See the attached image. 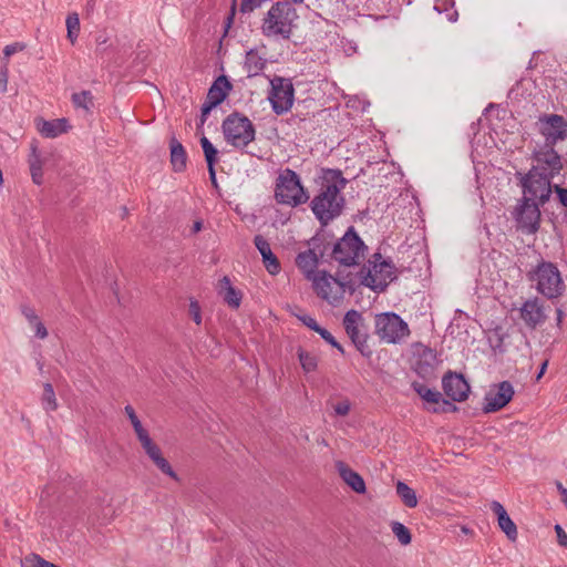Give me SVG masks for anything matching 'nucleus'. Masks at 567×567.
<instances>
[{
	"label": "nucleus",
	"instance_id": "nucleus-1",
	"mask_svg": "<svg viewBox=\"0 0 567 567\" xmlns=\"http://www.w3.org/2000/svg\"><path fill=\"white\" fill-rule=\"evenodd\" d=\"M321 178L320 192L311 200L310 208L324 227L342 214L346 200L341 190L346 187L347 179L340 169L332 168L322 169Z\"/></svg>",
	"mask_w": 567,
	"mask_h": 567
},
{
	"label": "nucleus",
	"instance_id": "nucleus-2",
	"mask_svg": "<svg viewBox=\"0 0 567 567\" xmlns=\"http://www.w3.org/2000/svg\"><path fill=\"white\" fill-rule=\"evenodd\" d=\"M297 19V10L290 4V1H277L262 18L261 33L267 38L289 40Z\"/></svg>",
	"mask_w": 567,
	"mask_h": 567
},
{
	"label": "nucleus",
	"instance_id": "nucleus-3",
	"mask_svg": "<svg viewBox=\"0 0 567 567\" xmlns=\"http://www.w3.org/2000/svg\"><path fill=\"white\" fill-rule=\"evenodd\" d=\"M358 275L362 286L374 292H383L396 279V268L390 259H384L380 252H374Z\"/></svg>",
	"mask_w": 567,
	"mask_h": 567
},
{
	"label": "nucleus",
	"instance_id": "nucleus-4",
	"mask_svg": "<svg viewBox=\"0 0 567 567\" xmlns=\"http://www.w3.org/2000/svg\"><path fill=\"white\" fill-rule=\"evenodd\" d=\"M515 178L522 188V198H527L544 206L553 194L551 175H546V169L539 165L532 166L527 173L516 172Z\"/></svg>",
	"mask_w": 567,
	"mask_h": 567
},
{
	"label": "nucleus",
	"instance_id": "nucleus-5",
	"mask_svg": "<svg viewBox=\"0 0 567 567\" xmlns=\"http://www.w3.org/2000/svg\"><path fill=\"white\" fill-rule=\"evenodd\" d=\"M368 250L367 245L350 226L344 235L334 241L332 247V260L343 267L359 266Z\"/></svg>",
	"mask_w": 567,
	"mask_h": 567
},
{
	"label": "nucleus",
	"instance_id": "nucleus-6",
	"mask_svg": "<svg viewBox=\"0 0 567 567\" xmlns=\"http://www.w3.org/2000/svg\"><path fill=\"white\" fill-rule=\"evenodd\" d=\"M340 275V272H338ZM339 278L330 275L326 270L318 271V275L310 281L312 282L313 289L317 295L329 302L330 305L339 303L344 296L346 291L353 293L355 291V284L352 279Z\"/></svg>",
	"mask_w": 567,
	"mask_h": 567
},
{
	"label": "nucleus",
	"instance_id": "nucleus-7",
	"mask_svg": "<svg viewBox=\"0 0 567 567\" xmlns=\"http://www.w3.org/2000/svg\"><path fill=\"white\" fill-rule=\"evenodd\" d=\"M221 131L227 144L240 150L247 147L256 137L252 122L239 112H233L225 117Z\"/></svg>",
	"mask_w": 567,
	"mask_h": 567
},
{
	"label": "nucleus",
	"instance_id": "nucleus-8",
	"mask_svg": "<svg viewBox=\"0 0 567 567\" xmlns=\"http://www.w3.org/2000/svg\"><path fill=\"white\" fill-rule=\"evenodd\" d=\"M275 199L278 204L297 207L309 199L299 175L290 169H284L276 179Z\"/></svg>",
	"mask_w": 567,
	"mask_h": 567
},
{
	"label": "nucleus",
	"instance_id": "nucleus-9",
	"mask_svg": "<svg viewBox=\"0 0 567 567\" xmlns=\"http://www.w3.org/2000/svg\"><path fill=\"white\" fill-rule=\"evenodd\" d=\"M530 281H536V289L548 299H556L565 291L560 272L557 266L550 261H542L534 271L528 274Z\"/></svg>",
	"mask_w": 567,
	"mask_h": 567
},
{
	"label": "nucleus",
	"instance_id": "nucleus-10",
	"mask_svg": "<svg viewBox=\"0 0 567 567\" xmlns=\"http://www.w3.org/2000/svg\"><path fill=\"white\" fill-rule=\"evenodd\" d=\"M342 324L347 336L355 349L364 357L371 358L373 351L368 343L369 334L365 331L364 319L358 310L351 309L346 312Z\"/></svg>",
	"mask_w": 567,
	"mask_h": 567
},
{
	"label": "nucleus",
	"instance_id": "nucleus-11",
	"mask_svg": "<svg viewBox=\"0 0 567 567\" xmlns=\"http://www.w3.org/2000/svg\"><path fill=\"white\" fill-rule=\"evenodd\" d=\"M375 333L386 343H396L410 333L408 323L394 312L375 316Z\"/></svg>",
	"mask_w": 567,
	"mask_h": 567
},
{
	"label": "nucleus",
	"instance_id": "nucleus-12",
	"mask_svg": "<svg viewBox=\"0 0 567 567\" xmlns=\"http://www.w3.org/2000/svg\"><path fill=\"white\" fill-rule=\"evenodd\" d=\"M271 90L268 100L272 111L277 115H281L290 111L295 100V89L290 79L275 76L270 81Z\"/></svg>",
	"mask_w": 567,
	"mask_h": 567
},
{
	"label": "nucleus",
	"instance_id": "nucleus-13",
	"mask_svg": "<svg viewBox=\"0 0 567 567\" xmlns=\"http://www.w3.org/2000/svg\"><path fill=\"white\" fill-rule=\"evenodd\" d=\"M536 127L545 140V146L556 145L567 138V120L563 115L540 114Z\"/></svg>",
	"mask_w": 567,
	"mask_h": 567
},
{
	"label": "nucleus",
	"instance_id": "nucleus-14",
	"mask_svg": "<svg viewBox=\"0 0 567 567\" xmlns=\"http://www.w3.org/2000/svg\"><path fill=\"white\" fill-rule=\"evenodd\" d=\"M542 205L527 198H519L512 213L517 226L527 234L538 231L542 220Z\"/></svg>",
	"mask_w": 567,
	"mask_h": 567
},
{
	"label": "nucleus",
	"instance_id": "nucleus-15",
	"mask_svg": "<svg viewBox=\"0 0 567 567\" xmlns=\"http://www.w3.org/2000/svg\"><path fill=\"white\" fill-rule=\"evenodd\" d=\"M442 389L445 395L454 402L465 401L470 393V384L464 375L451 370L442 378Z\"/></svg>",
	"mask_w": 567,
	"mask_h": 567
},
{
	"label": "nucleus",
	"instance_id": "nucleus-16",
	"mask_svg": "<svg viewBox=\"0 0 567 567\" xmlns=\"http://www.w3.org/2000/svg\"><path fill=\"white\" fill-rule=\"evenodd\" d=\"M514 388L509 381L497 384L496 390H491L485 395L484 413L497 412L503 409L513 398Z\"/></svg>",
	"mask_w": 567,
	"mask_h": 567
},
{
	"label": "nucleus",
	"instance_id": "nucleus-17",
	"mask_svg": "<svg viewBox=\"0 0 567 567\" xmlns=\"http://www.w3.org/2000/svg\"><path fill=\"white\" fill-rule=\"evenodd\" d=\"M555 145L545 146L543 150L535 153V159L545 166H540L546 169V175L555 177L560 173L564 165L561 156L555 151Z\"/></svg>",
	"mask_w": 567,
	"mask_h": 567
},
{
	"label": "nucleus",
	"instance_id": "nucleus-18",
	"mask_svg": "<svg viewBox=\"0 0 567 567\" xmlns=\"http://www.w3.org/2000/svg\"><path fill=\"white\" fill-rule=\"evenodd\" d=\"M412 389L426 402L429 403H442V408L433 409V412H454L457 410V406L450 402L446 399L442 398V394L436 390L429 389L425 384L421 382H413Z\"/></svg>",
	"mask_w": 567,
	"mask_h": 567
},
{
	"label": "nucleus",
	"instance_id": "nucleus-19",
	"mask_svg": "<svg viewBox=\"0 0 567 567\" xmlns=\"http://www.w3.org/2000/svg\"><path fill=\"white\" fill-rule=\"evenodd\" d=\"M334 241L330 233L321 229L308 241V245L311 246V250L317 252L321 261H329L332 260V247Z\"/></svg>",
	"mask_w": 567,
	"mask_h": 567
},
{
	"label": "nucleus",
	"instance_id": "nucleus-20",
	"mask_svg": "<svg viewBox=\"0 0 567 567\" xmlns=\"http://www.w3.org/2000/svg\"><path fill=\"white\" fill-rule=\"evenodd\" d=\"M254 244L262 257V262L267 271L270 275L279 274L281 266L277 256L272 252L268 240L261 235H256Z\"/></svg>",
	"mask_w": 567,
	"mask_h": 567
},
{
	"label": "nucleus",
	"instance_id": "nucleus-21",
	"mask_svg": "<svg viewBox=\"0 0 567 567\" xmlns=\"http://www.w3.org/2000/svg\"><path fill=\"white\" fill-rule=\"evenodd\" d=\"M320 259L317 252L310 248L299 252L296 257V265L307 280H311L318 275L317 268Z\"/></svg>",
	"mask_w": 567,
	"mask_h": 567
},
{
	"label": "nucleus",
	"instance_id": "nucleus-22",
	"mask_svg": "<svg viewBox=\"0 0 567 567\" xmlns=\"http://www.w3.org/2000/svg\"><path fill=\"white\" fill-rule=\"evenodd\" d=\"M491 509L497 516L498 527L505 533L509 540L515 542L518 536L517 527L504 506L499 502L493 501L491 503Z\"/></svg>",
	"mask_w": 567,
	"mask_h": 567
},
{
	"label": "nucleus",
	"instance_id": "nucleus-23",
	"mask_svg": "<svg viewBox=\"0 0 567 567\" xmlns=\"http://www.w3.org/2000/svg\"><path fill=\"white\" fill-rule=\"evenodd\" d=\"M336 467L342 481L358 494L365 493V483L362 476L353 471L348 464L342 461L336 463Z\"/></svg>",
	"mask_w": 567,
	"mask_h": 567
},
{
	"label": "nucleus",
	"instance_id": "nucleus-24",
	"mask_svg": "<svg viewBox=\"0 0 567 567\" xmlns=\"http://www.w3.org/2000/svg\"><path fill=\"white\" fill-rule=\"evenodd\" d=\"M520 318L528 327L535 328L545 321L546 316L543 307L538 305L537 299H534L527 300L523 303L520 308Z\"/></svg>",
	"mask_w": 567,
	"mask_h": 567
},
{
	"label": "nucleus",
	"instance_id": "nucleus-25",
	"mask_svg": "<svg viewBox=\"0 0 567 567\" xmlns=\"http://www.w3.org/2000/svg\"><path fill=\"white\" fill-rule=\"evenodd\" d=\"M233 89L231 83L225 75L218 76L208 90L206 101H210L213 105H219L227 97L228 92Z\"/></svg>",
	"mask_w": 567,
	"mask_h": 567
},
{
	"label": "nucleus",
	"instance_id": "nucleus-26",
	"mask_svg": "<svg viewBox=\"0 0 567 567\" xmlns=\"http://www.w3.org/2000/svg\"><path fill=\"white\" fill-rule=\"evenodd\" d=\"M169 153L173 171L176 173L184 172L187 166V153L183 144L175 136L169 141Z\"/></svg>",
	"mask_w": 567,
	"mask_h": 567
},
{
	"label": "nucleus",
	"instance_id": "nucleus-27",
	"mask_svg": "<svg viewBox=\"0 0 567 567\" xmlns=\"http://www.w3.org/2000/svg\"><path fill=\"white\" fill-rule=\"evenodd\" d=\"M219 295L223 296L224 301L233 309L239 308L243 299V293L233 287L230 279L224 276L219 280Z\"/></svg>",
	"mask_w": 567,
	"mask_h": 567
},
{
	"label": "nucleus",
	"instance_id": "nucleus-28",
	"mask_svg": "<svg viewBox=\"0 0 567 567\" xmlns=\"http://www.w3.org/2000/svg\"><path fill=\"white\" fill-rule=\"evenodd\" d=\"M70 128L66 118H56L52 121H42V125L39 128L41 134L48 138H54L63 133H66Z\"/></svg>",
	"mask_w": 567,
	"mask_h": 567
},
{
	"label": "nucleus",
	"instance_id": "nucleus-29",
	"mask_svg": "<svg viewBox=\"0 0 567 567\" xmlns=\"http://www.w3.org/2000/svg\"><path fill=\"white\" fill-rule=\"evenodd\" d=\"M266 66V59L260 56L254 49L246 53L244 68L249 78L259 75Z\"/></svg>",
	"mask_w": 567,
	"mask_h": 567
},
{
	"label": "nucleus",
	"instance_id": "nucleus-30",
	"mask_svg": "<svg viewBox=\"0 0 567 567\" xmlns=\"http://www.w3.org/2000/svg\"><path fill=\"white\" fill-rule=\"evenodd\" d=\"M395 491L406 507L414 508L417 505L416 493L406 483L399 481L395 485Z\"/></svg>",
	"mask_w": 567,
	"mask_h": 567
},
{
	"label": "nucleus",
	"instance_id": "nucleus-31",
	"mask_svg": "<svg viewBox=\"0 0 567 567\" xmlns=\"http://www.w3.org/2000/svg\"><path fill=\"white\" fill-rule=\"evenodd\" d=\"M41 404L47 412L55 411L58 409L55 393L52 384L49 382L43 384Z\"/></svg>",
	"mask_w": 567,
	"mask_h": 567
},
{
	"label": "nucleus",
	"instance_id": "nucleus-32",
	"mask_svg": "<svg viewBox=\"0 0 567 567\" xmlns=\"http://www.w3.org/2000/svg\"><path fill=\"white\" fill-rule=\"evenodd\" d=\"M72 103L76 109H83L86 112H90L93 107V95L91 91L83 90L79 93L72 94Z\"/></svg>",
	"mask_w": 567,
	"mask_h": 567
},
{
	"label": "nucleus",
	"instance_id": "nucleus-33",
	"mask_svg": "<svg viewBox=\"0 0 567 567\" xmlns=\"http://www.w3.org/2000/svg\"><path fill=\"white\" fill-rule=\"evenodd\" d=\"M298 359H299L302 370L306 373H310V372H313L317 370V367H318V357L317 355H315L308 351H305L300 348V349H298Z\"/></svg>",
	"mask_w": 567,
	"mask_h": 567
},
{
	"label": "nucleus",
	"instance_id": "nucleus-34",
	"mask_svg": "<svg viewBox=\"0 0 567 567\" xmlns=\"http://www.w3.org/2000/svg\"><path fill=\"white\" fill-rule=\"evenodd\" d=\"M200 145H202V148L204 152V156H205L207 166L216 165V163L218 162L217 148L212 144V142L206 136H202Z\"/></svg>",
	"mask_w": 567,
	"mask_h": 567
},
{
	"label": "nucleus",
	"instance_id": "nucleus-35",
	"mask_svg": "<svg viewBox=\"0 0 567 567\" xmlns=\"http://www.w3.org/2000/svg\"><path fill=\"white\" fill-rule=\"evenodd\" d=\"M143 450L145 451L146 455L155 462L157 458H159L163 454L159 449V446L153 442L150 434L138 440Z\"/></svg>",
	"mask_w": 567,
	"mask_h": 567
},
{
	"label": "nucleus",
	"instance_id": "nucleus-36",
	"mask_svg": "<svg viewBox=\"0 0 567 567\" xmlns=\"http://www.w3.org/2000/svg\"><path fill=\"white\" fill-rule=\"evenodd\" d=\"M391 530L398 538L401 545H409L412 540V535L410 529L400 522L391 523Z\"/></svg>",
	"mask_w": 567,
	"mask_h": 567
},
{
	"label": "nucleus",
	"instance_id": "nucleus-37",
	"mask_svg": "<svg viewBox=\"0 0 567 567\" xmlns=\"http://www.w3.org/2000/svg\"><path fill=\"white\" fill-rule=\"evenodd\" d=\"M66 30H68V39L72 44L76 41L80 33V19L78 13H70L66 17Z\"/></svg>",
	"mask_w": 567,
	"mask_h": 567
},
{
	"label": "nucleus",
	"instance_id": "nucleus-38",
	"mask_svg": "<svg viewBox=\"0 0 567 567\" xmlns=\"http://www.w3.org/2000/svg\"><path fill=\"white\" fill-rule=\"evenodd\" d=\"M124 411L132 423V426L135 431L137 439L141 440L142 437L146 436L148 434V432L143 427L133 406L128 404L124 408Z\"/></svg>",
	"mask_w": 567,
	"mask_h": 567
},
{
	"label": "nucleus",
	"instance_id": "nucleus-39",
	"mask_svg": "<svg viewBox=\"0 0 567 567\" xmlns=\"http://www.w3.org/2000/svg\"><path fill=\"white\" fill-rule=\"evenodd\" d=\"M153 463L163 474L172 477L174 481H179L178 475L163 455Z\"/></svg>",
	"mask_w": 567,
	"mask_h": 567
},
{
	"label": "nucleus",
	"instance_id": "nucleus-40",
	"mask_svg": "<svg viewBox=\"0 0 567 567\" xmlns=\"http://www.w3.org/2000/svg\"><path fill=\"white\" fill-rule=\"evenodd\" d=\"M327 343L331 347L336 348L341 354H344L343 347L336 340V338L331 334L330 331L322 328L317 332Z\"/></svg>",
	"mask_w": 567,
	"mask_h": 567
},
{
	"label": "nucleus",
	"instance_id": "nucleus-41",
	"mask_svg": "<svg viewBox=\"0 0 567 567\" xmlns=\"http://www.w3.org/2000/svg\"><path fill=\"white\" fill-rule=\"evenodd\" d=\"M267 0H241L239 11L241 13H251L256 9L260 8Z\"/></svg>",
	"mask_w": 567,
	"mask_h": 567
},
{
	"label": "nucleus",
	"instance_id": "nucleus-42",
	"mask_svg": "<svg viewBox=\"0 0 567 567\" xmlns=\"http://www.w3.org/2000/svg\"><path fill=\"white\" fill-rule=\"evenodd\" d=\"M188 311L194 322L199 326L202 323V311L197 300L190 299Z\"/></svg>",
	"mask_w": 567,
	"mask_h": 567
},
{
	"label": "nucleus",
	"instance_id": "nucleus-43",
	"mask_svg": "<svg viewBox=\"0 0 567 567\" xmlns=\"http://www.w3.org/2000/svg\"><path fill=\"white\" fill-rule=\"evenodd\" d=\"M298 318L306 327H308L315 332H318L321 329V326H319L316 319L312 318L311 316L305 315L299 316Z\"/></svg>",
	"mask_w": 567,
	"mask_h": 567
},
{
	"label": "nucleus",
	"instance_id": "nucleus-44",
	"mask_svg": "<svg viewBox=\"0 0 567 567\" xmlns=\"http://www.w3.org/2000/svg\"><path fill=\"white\" fill-rule=\"evenodd\" d=\"M553 192L556 193L560 205L567 208V188H564L560 185H554Z\"/></svg>",
	"mask_w": 567,
	"mask_h": 567
},
{
	"label": "nucleus",
	"instance_id": "nucleus-45",
	"mask_svg": "<svg viewBox=\"0 0 567 567\" xmlns=\"http://www.w3.org/2000/svg\"><path fill=\"white\" fill-rule=\"evenodd\" d=\"M350 402L348 400H343L334 405V412L338 415L344 416L350 412Z\"/></svg>",
	"mask_w": 567,
	"mask_h": 567
},
{
	"label": "nucleus",
	"instance_id": "nucleus-46",
	"mask_svg": "<svg viewBox=\"0 0 567 567\" xmlns=\"http://www.w3.org/2000/svg\"><path fill=\"white\" fill-rule=\"evenodd\" d=\"M421 358L424 359L427 367L432 368L433 362L436 360V352L430 348H425L421 354Z\"/></svg>",
	"mask_w": 567,
	"mask_h": 567
},
{
	"label": "nucleus",
	"instance_id": "nucleus-47",
	"mask_svg": "<svg viewBox=\"0 0 567 567\" xmlns=\"http://www.w3.org/2000/svg\"><path fill=\"white\" fill-rule=\"evenodd\" d=\"M555 532H556V535H557V543L561 546V547H567V534L566 532L564 530V528L559 525V524H556L555 525Z\"/></svg>",
	"mask_w": 567,
	"mask_h": 567
},
{
	"label": "nucleus",
	"instance_id": "nucleus-48",
	"mask_svg": "<svg viewBox=\"0 0 567 567\" xmlns=\"http://www.w3.org/2000/svg\"><path fill=\"white\" fill-rule=\"evenodd\" d=\"M216 107V105H213L210 101H205V103L202 105L200 110V125H204V123L207 120L208 114L210 111Z\"/></svg>",
	"mask_w": 567,
	"mask_h": 567
},
{
	"label": "nucleus",
	"instance_id": "nucleus-49",
	"mask_svg": "<svg viewBox=\"0 0 567 567\" xmlns=\"http://www.w3.org/2000/svg\"><path fill=\"white\" fill-rule=\"evenodd\" d=\"M24 45L22 43L16 42L12 44H9L4 48L3 53L6 58H10L12 54L22 51Z\"/></svg>",
	"mask_w": 567,
	"mask_h": 567
},
{
	"label": "nucleus",
	"instance_id": "nucleus-50",
	"mask_svg": "<svg viewBox=\"0 0 567 567\" xmlns=\"http://www.w3.org/2000/svg\"><path fill=\"white\" fill-rule=\"evenodd\" d=\"M21 567H35V555L29 554L23 559H21Z\"/></svg>",
	"mask_w": 567,
	"mask_h": 567
},
{
	"label": "nucleus",
	"instance_id": "nucleus-51",
	"mask_svg": "<svg viewBox=\"0 0 567 567\" xmlns=\"http://www.w3.org/2000/svg\"><path fill=\"white\" fill-rule=\"evenodd\" d=\"M236 6H237V0H231L230 12H229V16L227 17V21H226V28H229L230 24L233 23L235 12H236Z\"/></svg>",
	"mask_w": 567,
	"mask_h": 567
},
{
	"label": "nucleus",
	"instance_id": "nucleus-52",
	"mask_svg": "<svg viewBox=\"0 0 567 567\" xmlns=\"http://www.w3.org/2000/svg\"><path fill=\"white\" fill-rule=\"evenodd\" d=\"M8 74L7 69L1 70L0 73V90L4 92L7 90Z\"/></svg>",
	"mask_w": 567,
	"mask_h": 567
},
{
	"label": "nucleus",
	"instance_id": "nucleus-53",
	"mask_svg": "<svg viewBox=\"0 0 567 567\" xmlns=\"http://www.w3.org/2000/svg\"><path fill=\"white\" fill-rule=\"evenodd\" d=\"M556 487L563 497V502L565 503V505L567 507V488L564 487V485L558 481L556 482Z\"/></svg>",
	"mask_w": 567,
	"mask_h": 567
},
{
	"label": "nucleus",
	"instance_id": "nucleus-54",
	"mask_svg": "<svg viewBox=\"0 0 567 567\" xmlns=\"http://www.w3.org/2000/svg\"><path fill=\"white\" fill-rule=\"evenodd\" d=\"M207 168H208L209 179H210L212 184L215 187H217V178H216L215 165H208Z\"/></svg>",
	"mask_w": 567,
	"mask_h": 567
},
{
	"label": "nucleus",
	"instance_id": "nucleus-55",
	"mask_svg": "<svg viewBox=\"0 0 567 567\" xmlns=\"http://www.w3.org/2000/svg\"><path fill=\"white\" fill-rule=\"evenodd\" d=\"M48 336V330L43 323L38 322V338L44 339Z\"/></svg>",
	"mask_w": 567,
	"mask_h": 567
},
{
	"label": "nucleus",
	"instance_id": "nucleus-56",
	"mask_svg": "<svg viewBox=\"0 0 567 567\" xmlns=\"http://www.w3.org/2000/svg\"><path fill=\"white\" fill-rule=\"evenodd\" d=\"M499 330L501 329H495V336L497 337V342L495 343L494 348L495 349H499L501 351H503V349H502L503 336L499 333Z\"/></svg>",
	"mask_w": 567,
	"mask_h": 567
},
{
	"label": "nucleus",
	"instance_id": "nucleus-57",
	"mask_svg": "<svg viewBox=\"0 0 567 567\" xmlns=\"http://www.w3.org/2000/svg\"><path fill=\"white\" fill-rule=\"evenodd\" d=\"M29 164H30V175H31L32 179L35 182V161H32L30 158Z\"/></svg>",
	"mask_w": 567,
	"mask_h": 567
},
{
	"label": "nucleus",
	"instance_id": "nucleus-58",
	"mask_svg": "<svg viewBox=\"0 0 567 567\" xmlns=\"http://www.w3.org/2000/svg\"><path fill=\"white\" fill-rule=\"evenodd\" d=\"M547 364H548L547 360L542 363L539 372H538V374L536 377L537 380H539L544 375V373L546 371V368H547Z\"/></svg>",
	"mask_w": 567,
	"mask_h": 567
},
{
	"label": "nucleus",
	"instance_id": "nucleus-59",
	"mask_svg": "<svg viewBox=\"0 0 567 567\" xmlns=\"http://www.w3.org/2000/svg\"><path fill=\"white\" fill-rule=\"evenodd\" d=\"M202 227H203V223L200 220H197V221L194 223L192 231L194 234H196V233H198L202 229Z\"/></svg>",
	"mask_w": 567,
	"mask_h": 567
},
{
	"label": "nucleus",
	"instance_id": "nucleus-60",
	"mask_svg": "<svg viewBox=\"0 0 567 567\" xmlns=\"http://www.w3.org/2000/svg\"><path fill=\"white\" fill-rule=\"evenodd\" d=\"M556 315H557V322L559 324L561 322V320H563L564 311L560 308H557L556 309Z\"/></svg>",
	"mask_w": 567,
	"mask_h": 567
},
{
	"label": "nucleus",
	"instance_id": "nucleus-61",
	"mask_svg": "<svg viewBox=\"0 0 567 567\" xmlns=\"http://www.w3.org/2000/svg\"><path fill=\"white\" fill-rule=\"evenodd\" d=\"M23 313H24V315H25V317L30 320V322H32V321H33V313H32V310H31V309H30V310L24 309V310H23Z\"/></svg>",
	"mask_w": 567,
	"mask_h": 567
},
{
	"label": "nucleus",
	"instance_id": "nucleus-62",
	"mask_svg": "<svg viewBox=\"0 0 567 567\" xmlns=\"http://www.w3.org/2000/svg\"><path fill=\"white\" fill-rule=\"evenodd\" d=\"M456 16H457V12L454 11L452 14L449 16V20L450 21H455L456 20Z\"/></svg>",
	"mask_w": 567,
	"mask_h": 567
},
{
	"label": "nucleus",
	"instance_id": "nucleus-63",
	"mask_svg": "<svg viewBox=\"0 0 567 567\" xmlns=\"http://www.w3.org/2000/svg\"><path fill=\"white\" fill-rule=\"evenodd\" d=\"M423 371V368L422 365L420 364V367L417 368V373H421Z\"/></svg>",
	"mask_w": 567,
	"mask_h": 567
},
{
	"label": "nucleus",
	"instance_id": "nucleus-64",
	"mask_svg": "<svg viewBox=\"0 0 567 567\" xmlns=\"http://www.w3.org/2000/svg\"><path fill=\"white\" fill-rule=\"evenodd\" d=\"M31 152H32V154H34L35 153V147L31 146Z\"/></svg>",
	"mask_w": 567,
	"mask_h": 567
}]
</instances>
